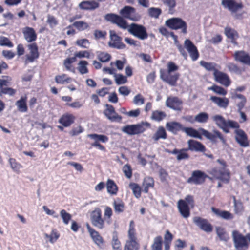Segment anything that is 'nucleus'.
Listing matches in <instances>:
<instances>
[{
  "instance_id": "obj_1",
  "label": "nucleus",
  "mask_w": 250,
  "mask_h": 250,
  "mask_svg": "<svg viewBox=\"0 0 250 250\" xmlns=\"http://www.w3.org/2000/svg\"><path fill=\"white\" fill-rule=\"evenodd\" d=\"M212 120L219 128L226 133H229V128L236 129L234 133L235 139L237 143L243 147L249 146V144L247 136L243 130L239 128L240 126L237 122L230 120H226L220 115L213 116Z\"/></svg>"
},
{
  "instance_id": "obj_2",
  "label": "nucleus",
  "mask_w": 250,
  "mask_h": 250,
  "mask_svg": "<svg viewBox=\"0 0 250 250\" xmlns=\"http://www.w3.org/2000/svg\"><path fill=\"white\" fill-rule=\"evenodd\" d=\"M232 239L235 250H247L249 246L250 233L243 235L236 230L232 231Z\"/></svg>"
},
{
  "instance_id": "obj_3",
  "label": "nucleus",
  "mask_w": 250,
  "mask_h": 250,
  "mask_svg": "<svg viewBox=\"0 0 250 250\" xmlns=\"http://www.w3.org/2000/svg\"><path fill=\"white\" fill-rule=\"evenodd\" d=\"M128 32L141 40L146 39L148 35L146 28L142 25L131 23L128 26Z\"/></svg>"
},
{
  "instance_id": "obj_4",
  "label": "nucleus",
  "mask_w": 250,
  "mask_h": 250,
  "mask_svg": "<svg viewBox=\"0 0 250 250\" xmlns=\"http://www.w3.org/2000/svg\"><path fill=\"white\" fill-rule=\"evenodd\" d=\"M193 198L190 195L187 196L185 201L180 200L178 202V208L181 215L185 218H188L190 215V211L188 205L192 204Z\"/></svg>"
},
{
  "instance_id": "obj_5",
  "label": "nucleus",
  "mask_w": 250,
  "mask_h": 250,
  "mask_svg": "<svg viewBox=\"0 0 250 250\" xmlns=\"http://www.w3.org/2000/svg\"><path fill=\"white\" fill-rule=\"evenodd\" d=\"M165 24L172 30L182 29L184 34L187 33V23L182 19L179 18H172L167 20Z\"/></svg>"
},
{
  "instance_id": "obj_6",
  "label": "nucleus",
  "mask_w": 250,
  "mask_h": 250,
  "mask_svg": "<svg viewBox=\"0 0 250 250\" xmlns=\"http://www.w3.org/2000/svg\"><path fill=\"white\" fill-rule=\"evenodd\" d=\"M92 224L99 229L104 228V221L102 217L101 210L99 208H96L92 211L90 215Z\"/></svg>"
},
{
  "instance_id": "obj_7",
  "label": "nucleus",
  "mask_w": 250,
  "mask_h": 250,
  "mask_svg": "<svg viewBox=\"0 0 250 250\" xmlns=\"http://www.w3.org/2000/svg\"><path fill=\"white\" fill-rule=\"evenodd\" d=\"M199 131L206 138L213 142H215L216 139L218 138L223 144L226 143V140L224 138L223 135L220 132L217 130H213V133H211L202 128H199Z\"/></svg>"
},
{
  "instance_id": "obj_8",
  "label": "nucleus",
  "mask_w": 250,
  "mask_h": 250,
  "mask_svg": "<svg viewBox=\"0 0 250 250\" xmlns=\"http://www.w3.org/2000/svg\"><path fill=\"white\" fill-rule=\"evenodd\" d=\"M199 131L206 138L213 142H215L216 139L218 138L223 144L226 143V140L224 138L223 135L220 132L217 130H213V133H211L202 128H199Z\"/></svg>"
},
{
  "instance_id": "obj_9",
  "label": "nucleus",
  "mask_w": 250,
  "mask_h": 250,
  "mask_svg": "<svg viewBox=\"0 0 250 250\" xmlns=\"http://www.w3.org/2000/svg\"><path fill=\"white\" fill-rule=\"evenodd\" d=\"M199 131L206 138L213 142H215L216 139L218 138L223 144L226 143V140L224 138L223 135L220 132L217 130H213V133H211L202 128H199Z\"/></svg>"
},
{
  "instance_id": "obj_10",
  "label": "nucleus",
  "mask_w": 250,
  "mask_h": 250,
  "mask_svg": "<svg viewBox=\"0 0 250 250\" xmlns=\"http://www.w3.org/2000/svg\"><path fill=\"white\" fill-rule=\"evenodd\" d=\"M217 161L223 166V167L219 170L213 169L214 175L217 178L220 179L222 181L228 182L229 178V170L226 168V165L225 162L220 159H218Z\"/></svg>"
},
{
  "instance_id": "obj_11",
  "label": "nucleus",
  "mask_w": 250,
  "mask_h": 250,
  "mask_svg": "<svg viewBox=\"0 0 250 250\" xmlns=\"http://www.w3.org/2000/svg\"><path fill=\"white\" fill-rule=\"evenodd\" d=\"M135 9L129 6L124 7L120 11L121 15L125 18L128 19L133 21H138L140 19V16L135 14Z\"/></svg>"
},
{
  "instance_id": "obj_12",
  "label": "nucleus",
  "mask_w": 250,
  "mask_h": 250,
  "mask_svg": "<svg viewBox=\"0 0 250 250\" xmlns=\"http://www.w3.org/2000/svg\"><path fill=\"white\" fill-rule=\"evenodd\" d=\"M207 177L204 172L199 170H194L187 182L189 184L200 185L204 182Z\"/></svg>"
},
{
  "instance_id": "obj_13",
  "label": "nucleus",
  "mask_w": 250,
  "mask_h": 250,
  "mask_svg": "<svg viewBox=\"0 0 250 250\" xmlns=\"http://www.w3.org/2000/svg\"><path fill=\"white\" fill-rule=\"evenodd\" d=\"M87 230L94 243L100 249H104V240L99 232L92 228L88 224L86 225Z\"/></svg>"
},
{
  "instance_id": "obj_14",
  "label": "nucleus",
  "mask_w": 250,
  "mask_h": 250,
  "mask_svg": "<svg viewBox=\"0 0 250 250\" xmlns=\"http://www.w3.org/2000/svg\"><path fill=\"white\" fill-rule=\"evenodd\" d=\"M193 221L197 227L206 232L210 233L212 231V226L207 219L196 216L193 218Z\"/></svg>"
},
{
  "instance_id": "obj_15",
  "label": "nucleus",
  "mask_w": 250,
  "mask_h": 250,
  "mask_svg": "<svg viewBox=\"0 0 250 250\" xmlns=\"http://www.w3.org/2000/svg\"><path fill=\"white\" fill-rule=\"evenodd\" d=\"M221 4L232 13H236L243 7L241 2L238 3L235 0H222Z\"/></svg>"
},
{
  "instance_id": "obj_16",
  "label": "nucleus",
  "mask_w": 250,
  "mask_h": 250,
  "mask_svg": "<svg viewBox=\"0 0 250 250\" xmlns=\"http://www.w3.org/2000/svg\"><path fill=\"white\" fill-rule=\"evenodd\" d=\"M213 76L215 81L220 84L226 86H229L231 83V80L229 76L221 71H215L213 73Z\"/></svg>"
},
{
  "instance_id": "obj_17",
  "label": "nucleus",
  "mask_w": 250,
  "mask_h": 250,
  "mask_svg": "<svg viewBox=\"0 0 250 250\" xmlns=\"http://www.w3.org/2000/svg\"><path fill=\"white\" fill-rule=\"evenodd\" d=\"M105 106L106 108L104 111V115L112 122H121L122 117L115 112L114 107L108 104H106Z\"/></svg>"
},
{
  "instance_id": "obj_18",
  "label": "nucleus",
  "mask_w": 250,
  "mask_h": 250,
  "mask_svg": "<svg viewBox=\"0 0 250 250\" xmlns=\"http://www.w3.org/2000/svg\"><path fill=\"white\" fill-rule=\"evenodd\" d=\"M184 47L189 53L192 61H195L199 57V53L196 47L188 39H186L184 42Z\"/></svg>"
},
{
  "instance_id": "obj_19",
  "label": "nucleus",
  "mask_w": 250,
  "mask_h": 250,
  "mask_svg": "<svg viewBox=\"0 0 250 250\" xmlns=\"http://www.w3.org/2000/svg\"><path fill=\"white\" fill-rule=\"evenodd\" d=\"M145 128L141 125H127L122 128V131L127 134L132 135L143 133Z\"/></svg>"
},
{
  "instance_id": "obj_20",
  "label": "nucleus",
  "mask_w": 250,
  "mask_h": 250,
  "mask_svg": "<svg viewBox=\"0 0 250 250\" xmlns=\"http://www.w3.org/2000/svg\"><path fill=\"white\" fill-rule=\"evenodd\" d=\"M234 60L250 66V56L244 51H236L234 54Z\"/></svg>"
},
{
  "instance_id": "obj_21",
  "label": "nucleus",
  "mask_w": 250,
  "mask_h": 250,
  "mask_svg": "<svg viewBox=\"0 0 250 250\" xmlns=\"http://www.w3.org/2000/svg\"><path fill=\"white\" fill-rule=\"evenodd\" d=\"M182 101L177 97H168L166 102V105L175 110H181L182 108Z\"/></svg>"
},
{
  "instance_id": "obj_22",
  "label": "nucleus",
  "mask_w": 250,
  "mask_h": 250,
  "mask_svg": "<svg viewBox=\"0 0 250 250\" xmlns=\"http://www.w3.org/2000/svg\"><path fill=\"white\" fill-rule=\"evenodd\" d=\"M179 75L178 73L171 74V73L167 74H163L161 73L160 78L164 82L167 83L169 85L174 86L175 85L177 80L178 79Z\"/></svg>"
},
{
  "instance_id": "obj_23",
  "label": "nucleus",
  "mask_w": 250,
  "mask_h": 250,
  "mask_svg": "<svg viewBox=\"0 0 250 250\" xmlns=\"http://www.w3.org/2000/svg\"><path fill=\"white\" fill-rule=\"evenodd\" d=\"M22 33L25 40L28 42L35 41L37 39V34L34 29L31 27H25L23 29Z\"/></svg>"
},
{
  "instance_id": "obj_24",
  "label": "nucleus",
  "mask_w": 250,
  "mask_h": 250,
  "mask_svg": "<svg viewBox=\"0 0 250 250\" xmlns=\"http://www.w3.org/2000/svg\"><path fill=\"white\" fill-rule=\"evenodd\" d=\"M188 150L191 151L204 152L205 146L199 142L194 140H189L188 142Z\"/></svg>"
},
{
  "instance_id": "obj_25",
  "label": "nucleus",
  "mask_w": 250,
  "mask_h": 250,
  "mask_svg": "<svg viewBox=\"0 0 250 250\" xmlns=\"http://www.w3.org/2000/svg\"><path fill=\"white\" fill-rule=\"evenodd\" d=\"M99 7L98 2L95 1H83L79 4V7L81 9L85 10H93Z\"/></svg>"
},
{
  "instance_id": "obj_26",
  "label": "nucleus",
  "mask_w": 250,
  "mask_h": 250,
  "mask_svg": "<svg viewBox=\"0 0 250 250\" xmlns=\"http://www.w3.org/2000/svg\"><path fill=\"white\" fill-rule=\"evenodd\" d=\"M210 100L215 104L218 107L226 109L229 103V101L227 98H220L216 96H211Z\"/></svg>"
},
{
  "instance_id": "obj_27",
  "label": "nucleus",
  "mask_w": 250,
  "mask_h": 250,
  "mask_svg": "<svg viewBox=\"0 0 250 250\" xmlns=\"http://www.w3.org/2000/svg\"><path fill=\"white\" fill-rule=\"evenodd\" d=\"M188 148H183L180 149H174V151L172 152L173 155H176V159L178 161H180L184 160H188L189 158V155L188 154Z\"/></svg>"
},
{
  "instance_id": "obj_28",
  "label": "nucleus",
  "mask_w": 250,
  "mask_h": 250,
  "mask_svg": "<svg viewBox=\"0 0 250 250\" xmlns=\"http://www.w3.org/2000/svg\"><path fill=\"white\" fill-rule=\"evenodd\" d=\"M211 209L216 215L224 219L231 220L234 217L233 214L230 213L229 211L220 210L218 209L215 208L214 207H212Z\"/></svg>"
},
{
  "instance_id": "obj_29",
  "label": "nucleus",
  "mask_w": 250,
  "mask_h": 250,
  "mask_svg": "<svg viewBox=\"0 0 250 250\" xmlns=\"http://www.w3.org/2000/svg\"><path fill=\"white\" fill-rule=\"evenodd\" d=\"M28 48L30 50L31 55H27V59L30 62H32L34 60L38 58L39 53L38 52V46L36 43H32L28 45Z\"/></svg>"
},
{
  "instance_id": "obj_30",
  "label": "nucleus",
  "mask_w": 250,
  "mask_h": 250,
  "mask_svg": "<svg viewBox=\"0 0 250 250\" xmlns=\"http://www.w3.org/2000/svg\"><path fill=\"white\" fill-rule=\"evenodd\" d=\"M75 117L71 114H65L63 115L59 120V123L65 127L70 126L74 121Z\"/></svg>"
},
{
  "instance_id": "obj_31",
  "label": "nucleus",
  "mask_w": 250,
  "mask_h": 250,
  "mask_svg": "<svg viewBox=\"0 0 250 250\" xmlns=\"http://www.w3.org/2000/svg\"><path fill=\"white\" fill-rule=\"evenodd\" d=\"M166 127L168 131L175 134L182 129V125L178 122H170L167 123Z\"/></svg>"
},
{
  "instance_id": "obj_32",
  "label": "nucleus",
  "mask_w": 250,
  "mask_h": 250,
  "mask_svg": "<svg viewBox=\"0 0 250 250\" xmlns=\"http://www.w3.org/2000/svg\"><path fill=\"white\" fill-rule=\"evenodd\" d=\"M167 135L165 128L162 126H159L156 132L153 135L152 138L155 141H157L160 139L165 140L167 139Z\"/></svg>"
},
{
  "instance_id": "obj_33",
  "label": "nucleus",
  "mask_w": 250,
  "mask_h": 250,
  "mask_svg": "<svg viewBox=\"0 0 250 250\" xmlns=\"http://www.w3.org/2000/svg\"><path fill=\"white\" fill-rule=\"evenodd\" d=\"M27 97H21L19 100L16 101L15 105L17 106L18 109L21 112H26L28 110L26 104Z\"/></svg>"
},
{
  "instance_id": "obj_34",
  "label": "nucleus",
  "mask_w": 250,
  "mask_h": 250,
  "mask_svg": "<svg viewBox=\"0 0 250 250\" xmlns=\"http://www.w3.org/2000/svg\"><path fill=\"white\" fill-rule=\"evenodd\" d=\"M182 130L185 132L187 135L201 140L202 137L200 133L196 129L192 127H184Z\"/></svg>"
},
{
  "instance_id": "obj_35",
  "label": "nucleus",
  "mask_w": 250,
  "mask_h": 250,
  "mask_svg": "<svg viewBox=\"0 0 250 250\" xmlns=\"http://www.w3.org/2000/svg\"><path fill=\"white\" fill-rule=\"evenodd\" d=\"M106 188L108 193L116 195L118 191V187L115 182L111 179H108L106 182Z\"/></svg>"
},
{
  "instance_id": "obj_36",
  "label": "nucleus",
  "mask_w": 250,
  "mask_h": 250,
  "mask_svg": "<svg viewBox=\"0 0 250 250\" xmlns=\"http://www.w3.org/2000/svg\"><path fill=\"white\" fill-rule=\"evenodd\" d=\"M55 80L57 83L62 84L70 83L73 81L71 78L64 74L56 76Z\"/></svg>"
},
{
  "instance_id": "obj_37",
  "label": "nucleus",
  "mask_w": 250,
  "mask_h": 250,
  "mask_svg": "<svg viewBox=\"0 0 250 250\" xmlns=\"http://www.w3.org/2000/svg\"><path fill=\"white\" fill-rule=\"evenodd\" d=\"M113 206L115 213L117 214L122 213L124 210L125 204L120 199L114 200L113 203Z\"/></svg>"
},
{
  "instance_id": "obj_38",
  "label": "nucleus",
  "mask_w": 250,
  "mask_h": 250,
  "mask_svg": "<svg viewBox=\"0 0 250 250\" xmlns=\"http://www.w3.org/2000/svg\"><path fill=\"white\" fill-rule=\"evenodd\" d=\"M154 181L152 178L150 177H146L144 178L143 187L144 188L143 191L145 193H147L148 189L150 188H153Z\"/></svg>"
},
{
  "instance_id": "obj_39",
  "label": "nucleus",
  "mask_w": 250,
  "mask_h": 250,
  "mask_svg": "<svg viewBox=\"0 0 250 250\" xmlns=\"http://www.w3.org/2000/svg\"><path fill=\"white\" fill-rule=\"evenodd\" d=\"M139 248L140 245L137 240H127L124 250H138Z\"/></svg>"
},
{
  "instance_id": "obj_40",
  "label": "nucleus",
  "mask_w": 250,
  "mask_h": 250,
  "mask_svg": "<svg viewBox=\"0 0 250 250\" xmlns=\"http://www.w3.org/2000/svg\"><path fill=\"white\" fill-rule=\"evenodd\" d=\"M209 119V115L206 112H200L199 113L196 115L194 117V120L195 122L205 124L206 123Z\"/></svg>"
},
{
  "instance_id": "obj_41",
  "label": "nucleus",
  "mask_w": 250,
  "mask_h": 250,
  "mask_svg": "<svg viewBox=\"0 0 250 250\" xmlns=\"http://www.w3.org/2000/svg\"><path fill=\"white\" fill-rule=\"evenodd\" d=\"M201 66L205 68L208 71H213V72L215 71H218L216 68L217 65L214 62H208L204 61H201L200 62Z\"/></svg>"
},
{
  "instance_id": "obj_42",
  "label": "nucleus",
  "mask_w": 250,
  "mask_h": 250,
  "mask_svg": "<svg viewBox=\"0 0 250 250\" xmlns=\"http://www.w3.org/2000/svg\"><path fill=\"white\" fill-rule=\"evenodd\" d=\"M166 117V114L164 112L155 110L152 112L151 118L155 121L160 122L163 120Z\"/></svg>"
},
{
  "instance_id": "obj_43",
  "label": "nucleus",
  "mask_w": 250,
  "mask_h": 250,
  "mask_svg": "<svg viewBox=\"0 0 250 250\" xmlns=\"http://www.w3.org/2000/svg\"><path fill=\"white\" fill-rule=\"evenodd\" d=\"M216 233L219 239L224 241H227L229 239V236L224 229L221 227H216Z\"/></svg>"
},
{
  "instance_id": "obj_44",
  "label": "nucleus",
  "mask_w": 250,
  "mask_h": 250,
  "mask_svg": "<svg viewBox=\"0 0 250 250\" xmlns=\"http://www.w3.org/2000/svg\"><path fill=\"white\" fill-rule=\"evenodd\" d=\"M162 249V238L158 236L154 239L153 243L151 245V250H161Z\"/></svg>"
},
{
  "instance_id": "obj_45",
  "label": "nucleus",
  "mask_w": 250,
  "mask_h": 250,
  "mask_svg": "<svg viewBox=\"0 0 250 250\" xmlns=\"http://www.w3.org/2000/svg\"><path fill=\"white\" fill-rule=\"evenodd\" d=\"M87 137L93 140L94 141H101L102 143H105L108 141L107 137L104 135L90 134L87 135Z\"/></svg>"
},
{
  "instance_id": "obj_46",
  "label": "nucleus",
  "mask_w": 250,
  "mask_h": 250,
  "mask_svg": "<svg viewBox=\"0 0 250 250\" xmlns=\"http://www.w3.org/2000/svg\"><path fill=\"white\" fill-rule=\"evenodd\" d=\"M225 34L230 39H237L238 37L237 32L234 29L229 27H226L225 28Z\"/></svg>"
},
{
  "instance_id": "obj_47",
  "label": "nucleus",
  "mask_w": 250,
  "mask_h": 250,
  "mask_svg": "<svg viewBox=\"0 0 250 250\" xmlns=\"http://www.w3.org/2000/svg\"><path fill=\"white\" fill-rule=\"evenodd\" d=\"M72 26L76 27L80 31L86 30L89 27L87 22L82 21L74 22L73 23Z\"/></svg>"
},
{
  "instance_id": "obj_48",
  "label": "nucleus",
  "mask_w": 250,
  "mask_h": 250,
  "mask_svg": "<svg viewBox=\"0 0 250 250\" xmlns=\"http://www.w3.org/2000/svg\"><path fill=\"white\" fill-rule=\"evenodd\" d=\"M9 162L12 170L16 173H19L20 169L22 167V166L13 158H10Z\"/></svg>"
},
{
  "instance_id": "obj_49",
  "label": "nucleus",
  "mask_w": 250,
  "mask_h": 250,
  "mask_svg": "<svg viewBox=\"0 0 250 250\" xmlns=\"http://www.w3.org/2000/svg\"><path fill=\"white\" fill-rule=\"evenodd\" d=\"M208 90H211L217 94L225 96L227 94V91L225 90L223 87L216 85H213L211 87L208 88Z\"/></svg>"
},
{
  "instance_id": "obj_50",
  "label": "nucleus",
  "mask_w": 250,
  "mask_h": 250,
  "mask_svg": "<svg viewBox=\"0 0 250 250\" xmlns=\"http://www.w3.org/2000/svg\"><path fill=\"white\" fill-rule=\"evenodd\" d=\"M88 62L86 61H81L78 63V70L81 74H86L88 70L87 67Z\"/></svg>"
},
{
  "instance_id": "obj_51",
  "label": "nucleus",
  "mask_w": 250,
  "mask_h": 250,
  "mask_svg": "<svg viewBox=\"0 0 250 250\" xmlns=\"http://www.w3.org/2000/svg\"><path fill=\"white\" fill-rule=\"evenodd\" d=\"M44 236L46 238L49 239L50 243H54L59 237V234L54 229L52 230L50 234H45Z\"/></svg>"
},
{
  "instance_id": "obj_52",
  "label": "nucleus",
  "mask_w": 250,
  "mask_h": 250,
  "mask_svg": "<svg viewBox=\"0 0 250 250\" xmlns=\"http://www.w3.org/2000/svg\"><path fill=\"white\" fill-rule=\"evenodd\" d=\"M60 214L63 223L65 225H67L71 219V215L67 212L64 209H62L60 211Z\"/></svg>"
},
{
  "instance_id": "obj_53",
  "label": "nucleus",
  "mask_w": 250,
  "mask_h": 250,
  "mask_svg": "<svg viewBox=\"0 0 250 250\" xmlns=\"http://www.w3.org/2000/svg\"><path fill=\"white\" fill-rule=\"evenodd\" d=\"M129 187L132 189L134 196L138 198L141 196V188L139 185L135 183H131L129 184Z\"/></svg>"
},
{
  "instance_id": "obj_54",
  "label": "nucleus",
  "mask_w": 250,
  "mask_h": 250,
  "mask_svg": "<svg viewBox=\"0 0 250 250\" xmlns=\"http://www.w3.org/2000/svg\"><path fill=\"white\" fill-rule=\"evenodd\" d=\"M227 67L229 71L234 73L238 75H240L242 73V71L235 64L233 63H229L227 64Z\"/></svg>"
},
{
  "instance_id": "obj_55",
  "label": "nucleus",
  "mask_w": 250,
  "mask_h": 250,
  "mask_svg": "<svg viewBox=\"0 0 250 250\" xmlns=\"http://www.w3.org/2000/svg\"><path fill=\"white\" fill-rule=\"evenodd\" d=\"M111 58L110 54L106 52H102L98 54V59L103 62H108Z\"/></svg>"
},
{
  "instance_id": "obj_56",
  "label": "nucleus",
  "mask_w": 250,
  "mask_h": 250,
  "mask_svg": "<svg viewBox=\"0 0 250 250\" xmlns=\"http://www.w3.org/2000/svg\"><path fill=\"white\" fill-rule=\"evenodd\" d=\"M118 27L123 29H128V26L127 23L125 20L121 16H120L118 18L117 21L115 23Z\"/></svg>"
},
{
  "instance_id": "obj_57",
  "label": "nucleus",
  "mask_w": 250,
  "mask_h": 250,
  "mask_svg": "<svg viewBox=\"0 0 250 250\" xmlns=\"http://www.w3.org/2000/svg\"><path fill=\"white\" fill-rule=\"evenodd\" d=\"M76 44L83 48H88L90 42L86 39H79L76 41Z\"/></svg>"
},
{
  "instance_id": "obj_58",
  "label": "nucleus",
  "mask_w": 250,
  "mask_h": 250,
  "mask_svg": "<svg viewBox=\"0 0 250 250\" xmlns=\"http://www.w3.org/2000/svg\"><path fill=\"white\" fill-rule=\"evenodd\" d=\"M148 13L150 17L158 18L161 13V10L158 8H150L148 9Z\"/></svg>"
},
{
  "instance_id": "obj_59",
  "label": "nucleus",
  "mask_w": 250,
  "mask_h": 250,
  "mask_svg": "<svg viewBox=\"0 0 250 250\" xmlns=\"http://www.w3.org/2000/svg\"><path fill=\"white\" fill-rule=\"evenodd\" d=\"M120 16L113 13L107 14L104 16V19L107 21H110L115 24Z\"/></svg>"
},
{
  "instance_id": "obj_60",
  "label": "nucleus",
  "mask_w": 250,
  "mask_h": 250,
  "mask_svg": "<svg viewBox=\"0 0 250 250\" xmlns=\"http://www.w3.org/2000/svg\"><path fill=\"white\" fill-rule=\"evenodd\" d=\"M114 77H115V82L118 85L124 84L127 82L126 77L122 74L117 75L116 74Z\"/></svg>"
},
{
  "instance_id": "obj_61",
  "label": "nucleus",
  "mask_w": 250,
  "mask_h": 250,
  "mask_svg": "<svg viewBox=\"0 0 250 250\" xmlns=\"http://www.w3.org/2000/svg\"><path fill=\"white\" fill-rule=\"evenodd\" d=\"M16 93V90L10 87H3L0 91V96L2 94L8 95L9 96H13Z\"/></svg>"
},
{
  "instance_id": "obj_62",
  "label": "nucleus",
  "mask_w": 250,
  "mask_h": 250,
  "mask_svg": "<svg viewBox=\"0 0 250 250\" xmlns=\"http://www.w3.org/2000/svg\"><path fill=\"white\" fill-rule=\"evenodd\" d=\"M112 246L113 250H121V243L118 239L117 236L114 235L112 238Z\"/></svg>"
},
{
  "instance_id": "obj_63",
  "label": "nucleus",
  "mask_w": 250,
  "mask_h": 250,
  "mask_svg": "<svg viewBox=\"0 0 250 250\" xmlns=\"http://www.w3.org/2000/svg\"><path fill=\"white\" fill-rule=\"evenodd\" d=\"M113 211L111 208L109 207L106 206L104 211V216L105 220H107V222L108 223H110L109 220L111 219V217L112 215Z\"/></svg>"
},
{
  "instance_id": "obj_64",
  "label": "nucleus",
  "mask_w": 250,
  "mask_h": 250,
  "mask_svg": "<svg viewBox=\"0 0 250 250\" xmlns=\"http://www.w3.org/2000/svg\"><path fill=\"white\" fill-rule=\"evenodd\" d=\"M108 45L111 47L119 49H124L125 47V44L123 43L122 42H115L111 41L108 42Z\"/></svg>"
}]
</instances>
